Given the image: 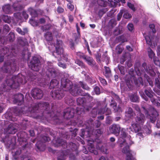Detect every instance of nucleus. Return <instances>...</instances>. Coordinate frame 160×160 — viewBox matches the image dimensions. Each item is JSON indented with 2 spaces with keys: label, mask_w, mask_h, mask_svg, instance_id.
Masks as SVG:
<instances>
[{
  "label": "nucleus",
  "mask_w": 160,
  "mask_h": 160,
  "mask_svg": "<svg viewBox=\"0 0 160 160\" xmlns=\"http://www.w3.org/2000/svg\"><path fill=\"white\" fill-rule=\"evenodd\" d=\"M94 90L96 94L99 95L100 94V90L98 87L97 86L95 87L94 88Z\"/></svg>",
  "instance_id": "3c124183"
},
{
  "label": "nucleus",
  "mask_w": 160,
  "mask_h": 160,
  "mask_svg": "<svg viewBox=\"0 0 160 160\" xmlns=\"http://www.w3.org/2000/svg\"><path fill=\"white\" fill-rule=\"evenodd\" d=\"M145 121L144 115L139 112L137 114L135 118V122L132 124V131L136 133L140 131L141 129V125H142Z\"/></svg>",
  "instance_id": "39448f33"
},
{
  "label": "nucleus",
  "mask_w": 160,
  "mask_h": 160,
  "mask_svg": "<svg viewBox=\"0 0 160 160\" xmlns=\"http://www.w3.org/2000/svg\"><path fill=\"white\" fill-rule=\"evenodd\" d=\"M55 144L57 146L62 145L63 147L64 148H68V147L72 148V146H71V145L73 146L75 145L74 143L71 142L70 143V145L69 146V145H67V143L64 140H63L60 138H57V140L56 141V142Z\"/></svg>",
  "instance_id": "dca6fc26"
},
{
  "label": "nucleus",
  "mask_w": 160,
  "mask_h": 160,
  "mask_svg": "<svg viewBox=\"0 0 160 160\" xmlns=\"http://www.w3.org/2000/svg\"><path fill=\"white\" fill-rule=\"evenodd\" d=\"M128 28L129 30L132 31L133 28V25L131 23L128 24Z\"/></svg>",
  "instance_id": "052dcab7"
},
{
  "label": "nucleus",
  "mask_w": 160,
  "mask_h": 160,
  "mask_svg": "<svg viewBox=\"0 0 160 160\" xmlns=\"http://www.w3.org/2000/svg\"><path fill=\"white\" fill-rule=\"evenodd\" d=\"M3 29L6 32H8L10 30V28L8 25L6 24L3 27Z\"/></svg>",
  "instance_id": "680f3d73"
},
{
  "label": "nucleus",
  "mask_w": 160,
  "mask_h": 160,
  "mask_svg": "<svg viewBox=\"0 0 160 160\" xmlns=\"http://www.w3.org/2000/svg\"><path fill=\"white\" fill-rule=\"evenodd\" d=\"M24 96L21 93H19L15 96L13 102L18 105H21L23 102Z\"/></svg>",
  "instance_id": "a211bd4d"
},
{
  "label": "nucleus",
  "mask_w": 160,
  "mask_h": 160,
  "mask_svg": "<svg viewBox=\"0 0 160 160\" xmlns=\"http://www.w3.org/2000/svg\"><path fill=\"white\" fill-rule=\"evenodd\" d=\"M58 81L56 79H53L51 81L50 84V89L54 88L59 84Z\"/></svg>",
  "instance_id": "c85d7f7f"
},
{
  "label": "nucleus",
  "mask_w": 160,
  "mask_h": 160,
  "mask_svg": "<svg viewBox=\"0 0 160 160\" xmlns=\"http://www.w3.org/2000/svg\"><path fill=\"white\" fill-rule=\"evenodd\" d=\"M83 109L82 108L78 107L77 108L76 111L78 115H80L83 112Z\"/></svg>",
  "instance_id": "49530a36"
},
{
  "label": "nucleus",
  "mask_w": 160,
  "mask_h": 160,
  "mask_svg": "<svg viewBox=\"0 0 160 160\" xmlns=\"http://www.w3.org/2000/svg\"><path fill=\"white\" fill-rule=\"evenodd\" d=\"M58 64L59 67H62L63 68H66V65L63 63L61 62H59L58 63Z\"/></svg>",
  "instance_id": "e2e57ef3"
},
{
  "label": "nucleus",
  "mask_w": 160,
  "mask_h": 160,
  "mask_svg": "<svg viewBox=\"0 0 160 160\" xmlns=\"http://www.w3.org/2000/svg\"><path fill=\"white\" fill-rule=\"evenodd\" d=\"M114 98H115V99L118 101L119 103H121V101L120 100V99L119 98V97L117 95L114 94L113 96Z\"/></svg>",
  "instance_id": "5fc2aeb1"
},
{
  "label": "nucleus",
  "mask_w": 160,
  "mask_h": 160,
  "mask_svg": "<svg viewBox=\"0 0 160 160\" xmlns=\"http://www.w3.org/2000/svg\"><path fill=\"white\" fill-rule=\"evenodd\" d=\"M2 53H3V55H5L6 54H7L6 56H7L8 57V58H9V57H11V54L9 52V49L8 48H4L2 50Z\"/></svg>",
  "instance_id": "2f4dec72"
},
{
  "label": "nucleus",
  "mask_w": 160,
  "mask_h": 160,
  "mask_svg": "<svg viewBox=\"0 0 160 160\" xmlns=\"http://www.w3.org/2000/svg\"><path fill=\"white\" fill-rule=\"evenodd\" d=\"M135 72L132 69H131L129 72V74H130L131 77V80L132 82H133H133L136 85H143V82L142 78L141 77H139L137 79L134 76Z\"/></svg>",
  "instance_id": "f8f14e48"
},
{
  "label": "nucleus",
  "mask_w": 160,
  "mask_h": 160,
  "mask_svg": "<svg viewBox=\"0 0 160 160\" xmlns=\"http://www.w3.org/2000/svg\"><path fill=\"white\" fill-rule=\"evenodd\" d=\"M129 97L130 100L132 102H137L138 101V96L136 93L131 95Z\"/></svg>",
  "instance_id": "c756f323"
},
{
  "label": "nucleus",
  "mask_w": 160,
  "mask_h": 160,
  "mask_svg": "<svg viewBox=\"0 0 160 160\" xmlns=\"http://www.w3.org/2000/svg\"><path fill=\"white\" fill-rule=\"evenodd\" d=\"M45 37L47 41H50L52 40V35L50 32H47L45 35Z\"/></svg>",
  "instance_id": "72a5a7b5"
},
{
  "label": "nucleus",
  "mask_w": 160,
  "mask_h": 160,
  "mask_svg": "<svg viewBox=\"0 0 160 160\" xmlns=\"http://www.w3.org/2000/svg\"><path fill=\"white\" fill-rule=\"evenodd\" d=\"M15 38V36L14 33L12 32H10L8 36V40L10 42L13 41Z\"/></svg>",
  "instance_id": "4c0bfd02"
},
{
  "label": "nucleus",
  "mask_w": 160,
  "mask_h": 160,
  "mask_svg": "<svg viewBox=\"0 0 160 160\" xmlns=\"http://www.w3.org/2000/svg\"><path fill=\"white\" fill-rule=\"evenodd\" d=\"M79 84L82 88L86 90H89L90 88L88 85L83 82H80Z\"/></svg>",
  "instance_id": "58836bf2"
},
{
  "label": "nucleus",
  "mask_w": 160,
  "mask_h": 160,
  "mask_svg": "<svg viewBox=\"0 0 160 160\" xmlns=\"http://www.w3.org/2000/svg\"><path fill=\"white\" fill-rule=\"evenodd\" d=\"M131 15L128 12H125L123 15V17L126 19L131 18Z\"/></svg>",
  "instance_id": "864d4df0"
},
{
  "label": "nucleus",
  "mask_w": 160,
  "mask_h": 160,
  "mask_svg": "<svg viewBox=\"0 0 160 160\" xmlns=\"http://www.w3.org/2000/svg\"><path fill=\"white\" fill-rule=\"evenodd\" d=\"M102 58L103 61H105L107 64H108L109 62V58L108 57L107 53H105L102 56Z\"/></svg>",
  "instance_id": "ea45409f"
},
{
  "label": "nucleus",
  "mask_w": 160,
  "mask_h": 160,
  "mask_svg": "<svg viewBox=\"0 0 160 160\" xmlns=\"http://www.w3.org/2000/svg\"><path fill=\"white\" fill-rule=\"evenodd\" d=\"M147 52L149 58L151 59L153 58L154 63L157 65H160V62L159 61H157L155 60L154 57L155 54L153 51L150 48H148L147 49Z\"/></svg>",
  "instance_id": "412c9836"
},
{
  "label": "nucleus",
  "mask_w": 160,
  "mask_h": 160,
  "mask_svg": "<svg viewBox=\"0 0 160 160\" xmlns=\"http://www.w3.org/2000/svg\"><path fill=\"white\" fill-rule=\"evenodd\" d=\"M57 11L58 13H62L64 11V9L61 7H58L57 9Z\"/></svg>",
  "instance_id": "338daca9"
},
{
  "label": "nucleus",
  "mask_w": 160,
  "mask_h": 160,
  "mask_svg": "<svg viewBox=\"0 0 160 160\" xmlns=\"http://www.w3.org/2000/svg\"><path fill=\"white\" fill-rule=\"evenodd\" d=\"M8 141H7L6 139L5 140L4 142L7 147L11 149H13L15 145V139L14 138L12 139L9 138Z\"/></svg>",
  "instance_id": "aec40b11"
},
{
  "label": "nucleus",
  "mask_w": 160,
  "mask_h": 160,
  "mask_svg": "<svg viewBox=\"0 0 160 160\" xmlns=\"http://www.w3.org/2000/svg\"><path fill=\"white\" fill-rule=\"evenodd\" d=\"M75 110L72 108H68L65 109L63 112V117L64 118L69 119L72 118L75 114Z\"/></svg>",
  "instance_id": "2eb2a0df"
},
{
  "label": "nucleus",
  "mask_w": 160,
  "mask_h": 160,
  "mask_svg": "<svg viewBox=\"0 0 160 160\" xmlns=\"http://www.w3.org/2000/svg\"><path fill=\"white\" fill-rule=\"evenodd\" d=\"M77 104L79 105H82V107H84L85 109L87 110H89V107L86 108L85 107V105L86 103V99L85 97H79L77 99Z\"/></svg>",
  "instance_id": "4be33fe9"
},
{
  "label": "nucleus",
  "mask_w": 160,
  "mask_h": 160,
  "mask_svg": "<svg viewBox=\"0 0 160 160\" xmlns=\"http://www.w3.org/2000/svg\"><path fill=\"white\" fill-rule=\"evenodd\" d=\"M99 113L100 114L105 113L106 115L110 114L111 113V110L108 108H104L99 110Z\"/></svg>",
  "instance_id": "cd10ccee"
},
{
  "label": "nucleus",
  "mask_w": 160,
  "mask_h": 160,
  "mask_svg": "<svg viewBox=\"0 0 160 160\" xmlns=\"http://www.w3.org/2000/svg\"><path fill=\"white\" fill-rule=\"evenodd\" d=\"M27 82L25 77L22 74H19L18 76L12 77L11 79H7L6 83L8 86L11 88H16L18 87L20 83L24 84Z\"/></svg>",
  "instance_id": "7ed1b4c3"
},
{
  "label": "nucleus",
  "mask_w": 160,
  "mask_h": 160,
  "mask_svg": "<svg viewBox=\"0 0 160 160\" xmlns=\"http://www.w3.org/2000/svg\"><path fill=\"white\" fill-rule=\"evenodd\" d=\"M68 8L71 11H72L74 9V6L71 3H69L67 5Z\"/></svg>",
  "instance_id": "bf43d9fd"
},
{
  "label": "nucleus",
  "mask_w": 160,
  "mask_h": 160,
  "mask_svg": "<svg viewBox=\"0 0 160 160\" xmlns=\"http://www.w3.org/2000/svg\"><path fill=\"white\" fill-rule=\"evenodd\" d=\"M116 52L120 54L122 52L123 50V48L121 46V45H119L116 47Z\"/></svg>",
  "instance_id": "a19ab883"
},
{
  "label": "nucleus",
  "mask_w": 160,
  "mask_h": 160,
  "mask_svg": "<svg viewBox=\"0 0 160 160\" xmlns=\"http://www.w3.org/2000/svg\"><path fill=\"white\" fill-rule=\"evenodd\" d=\"M126 114L128 117L131 118L134 114V113L133 112L132 108L130 107H129L128 108V110L126 112Z\"/></svg>",
  "instance_id": "f704fd0d"
},
{
  "label": "nucleus",
  "mask_w": 160,
  "mask_h": 160,
  "mask_svg": "<svg viewBox=\"0 0 160 160\" xmlns=\"http://www.w3.org/2000/svg\"><path fill=\"white\" fill-rule=\"evenodd\" d=\"M121 137L119 139V141L121 140V138H125L127 136V134L126 132H125V130H124L123 129H122L121 130Z\"/></svg>",
  "instance_id": "37998d69"
},
{
  "label": "nucleus",
  "mask_w": 160,
  "mask_h": 160,
  "mask_svg": "<svg viewBox=\"0 0 160 160\" xmlns=\"http://www.w3.org/2000/svg\"><path fill=\"white\" fill-rule=\"evenodd\" d=\"M128 6L132 9L133 11H135V9L134 7V5L131 4V3L128 2Z\"/></svg>",
  "instance_id": "603ef678"
},
{
  "label": "nucleus",
  "mask_w": 160,
  "mask_h": 160,
  "mask_svg": "<svg viewBox=\"0 0 160 160\" xmlns=\"http://www.w3.org/2000/svg\"><path fill=\"white\" fill-rule=\"evenodd\" d=\"M28 12L32 17H35L38 16V14L36 11L32 8H30L28 9Z\"/></svg>",
  "instance_id": "c9c22d12"
},
{
  "label": "nucleus",
  "mask_w": 160,
  "mask_h": 160,
  "mask_svg": "<svg viewBox=\"0 0 160 160\" xmlns=\"http://www.w3.org/2000/svg\"><path fill=\"white\" fill-rule=\"evenodd\" d=\"M14 17L16 21L18 22L19 20H21L22 17L21 15V14L19 12H18L14 13Z\"/></svg>",
  "instance_id": "e433bc0d"
},
{
  "label": "nucleus",
  "mask_w": 160,
  "mask_h": 160,
  "mask_svg": "<svg viewBox=\"0 0 160 160\" xmlns=\"http://www.w3.org/2000/svg\"><path fill=\"white\" fill-rule=\"evenodd\" d=\"M149 28L152 30V32L154 33L156 32V30L155 28V25L153 24H150L149 26Z\"/></svg>",
  "instance_id": "13d9d810"
},
{
  "label": "nucleus",
  "mask_w": 160,
  "mask_h": 160,
  "mask_svg": "<svg viewBox=\"0 0 160 160\" xmlns=\"http://www.w3.org/2000/svg\"><path fill=\"white\" fill-rule=\"evenodd\" d=\"M75 63L77 64H78L79 66H81L82 68H85V66L83 63L79 60H76L75 61Z\"/></svg>",
  "instance_id": "09e8293b"
},
{
  "label": "nucleus",
  "mask_w": 160,
  "mask_h": 160,
  "mask_svg": "<svg viewBox=\"0 0 160 160\" xmlns=\"http://www.w3.org/2000/svg\"><path fill=\"white\" fill-rule=\"evenodd\" d=\"M118 68L121 74L123 75L125 74V72L124 67L122 66H118Z\"/></svg>",
  "instance_id": "c03bdc74"
},
{
  "label": "nucleus",
  "mask_w": 160,
  "mask_h": 160,
  "mask_svg": "<svg viewBox=\"0 0 160 160\" xmlns=\"http://www.w3.org/2000/svg\"><path fill=\"white\" fill-rule=\"evenodd\" d=\"M98 78L100 82L103 86L106 85L107 84V82L104 79L100 77H99Z\"/></svg>",
  "instance_id": "de8ad7c7"
},
{
  "label": "nucleus",
  "mask_w": 160,
  "mask_h": 160,
  "mask_svg": "<svg viewBox=\"0 0 160 160\" xmlns=\"http://www.w3.org/2000/svg\"><path fill=\"white\" fill-rule=\"evenodd\" d=\"M17 129L13 123L10 124L6 129V132L9 134H14L17 132Z\"/></svg>",
  "instance_id": "5701e85b"
},
{
  "label": "nucleus",
  "mask_w": 160,
  "mask_h": 160,
  "mask_svg": "<svg viewBox=\"0 0 160 160\" xmlns=\"http://www.w3.org/2000/svg\"><path fill=\"white\" fill-rule=\"evenodd\" d=\"M38 141L36 145L38 150L43 151L45 150V146L43 142H48L50 140V138L46 136L41 135L39 137H38L36 139Z\"/></svg>",
  "instance_id": "6e6552de"
},
{
  "label": "nucleus",
  "mask_w": 160,
  "mask_h": 160,
  "mask_svg": "<svg viewBox=\"0 0 160 160\" xmlns=\"http://www.w3.org/2000/svg\"><path fill=\"white\" fill-rule=\"evenodd\" d=\"M63 78L61 80V86L63 89L58 88L52 91L51 95L52 98L55 99H61L64 96V91H69L73 96H76L78 95L84 96L85 94L82 90L78 88V85H73L72 82L68 79V75L65 74L64 75Z\"/></svg>",
  "instance_id": "f257e3e1"
},
{
  "label": "nucleus",
  "mask_w": 160,
  "mask_h": 160,
  "mask_svg": "<svg viewBox=\"0 0 160 160\" xmlns=\"http://www.w3.org/2000/svg\"><path fill=\"white\" fill-rule=\"evenodd\" d=\"M16 66L15 60L13 58L5 62L1 69L5 72H12L16 70Z\"/></svg>",
  "instance_id": "0eeeda50"
},
{
  "label": "nucleus",
  "mask_w": 160,
  "mask_h": 160,
  "mask_svg": "<svg viewBox=\"0 0 160 160\" xmlns=\"http://www.w3.org/2000/svg\"><path fill=\"white\" fill-rule=\"evenodd\" d=\"M16 30L19 33L22 35H24V32H23V31L20 28H18L16 29Z\"/></svg>",
  "instance_id": "4d7b16f0"
},
{
  "label": "nucleus",
  "mask_w": 160,
  "mask_h": 160,
  "mask_svg": "<svg viewBox=\"0 0 160 160\" xmlns=\"http://www.w3.org/2000/svg\"><path fill=\"white\" fill-rule=\"evenodd\" d=\"M122 11H121L118 14V17H117V19L118 21H119L120 19H121V18L122 17Z\"/></svg>",
  "instance_id": "774afa93"
},
{
  "label": "nucleus",
  "mask_w": 160,
  "mask_h": 160,
  "mask_svg": "<svg viewBox=\"0 0 160 160\" xmlns=\"http://www.w3.org/2000/svg\"><path fill=\"white\" fill-rule=\"evenodd\" d=\"M136 73L138 76L142 74L145 75L146 73L149 74L151 76H154L155 73L153 71V65L148 64L147 65L145 63L142 64V66L139 68H135Z\"/></svg>",
  "instance_id": "20e7f679"
},
{
  "label": "nucleus",
  "mask_w": 160,
  "mask_h": 160,
  "mask_svg": "<svg viewBox=\"0 0 160 160\" xmlns=\"http://www.w3.org/2000/svg\"><path fill=\"white\" fill-rule=\"evenodd\" d=\"M62 42L60 40H57L56 45L54 44L55 47L57 56H55L58 58V61L63 60L66 61H68V55L63 52L62 48Z\"/></svg>",
  "instance_id": "423d86ee"
},
{
  "label": "nucleus",
  "mask_w": 160,
  "mask_h": 160,
  "mask_svg": "<svg viewBox=\"0 0 160 160\" xmlns=\"http://www.w3.org/2000/svg\"><path fill=\"white\" fill-rule=\"evenodd\" d=\"M139 93L141 96L142 98L145 101H147L148 100V98L145 95L143 92L142 91H139Z\"/></svg>",
  "instance_id": "a18cd8bd"
},
{
  "label": "nucleus",
  "mask_w": 160,
  "mask_h": 160,
  "mask_svg": "<svg viewBox=\"0 0 160 160\" xmlns=\"http://www.w3.org/2000/svg\"><path fill=\"white\" fill-rule=\"evenodd\" d=\"M145 94L150 99L151 101L153 104L156 103L155 99L153 97V92L151 88L145 89L144 90Z\"/></svg>",
  "instance_id": "6ab92c4d"
},
{
  "label": "nucleus",
  "mask_w": 160,
  "mask_h": 160,
  "mask_svg": "<svg viewBox=\"0 0 160 160\" xmlns=\"http://www.w3.org/2000/svg\"><path fill=\"white\" fill-rule=\"evenodd\" d=\"M49 108V105L48 102H42L38 104H33L32 107L28 108L25 107L21 108V109H17L15 110L14 113L17 116H19L22 113L26 114L29 112L32 113L37 112L39 109L47 111Z\"/></svg>",
  "instance_id": "f03ea898"
},
{
  "label": "nucleus",
  "mask_w": 160,
  "mask_h": 160,
  "mask_svg": "<svg viewBox=\"0 0 160 160\" xmlns=\"http://www.w3.org/2000/svg\"><path fill=\"white\" fill-rule=\"evenodd\" d=\"M95 124L96 127H99L101 124V122L98 120H97L95 122Z\"/></svg>",
  "instance_id": "69168bd1"
},
{
  "label": "nucleus",
  "mask_w": 160,
  "mask_h": 160,
  "mask_svg": "<svg viewBox=\"0 0 160 160\" xmlns=\"http://www.w3.org/2000/svg\"><path fill=\"white\" fill-rule=\"evenodd\" d=\"M31 94L32 97L36 99H41L43 96L42 91L38 88L32 89L31 91Z\"/></svg>",
  "instance_id": "ddd939ff"
},
{
  "label": "nucleus",
  "mask_w": 160,
  "mask_h": 160,
  "mask_svg": "<svg viewBox=\"0 0 160 160\" xmlns=\"http://www.w3.org/2000/svg\"><path fill=\"white\" fill-rule=\"evenodd\" d=\"M104 71L103 72V74L107 78L110 77L111 75V71L108 67L105 66L104 67Z\"/></svg>",
  "instance_id": "a878e982"
},
{
  "label": "nucleus",
  "mask_w": 160,
  "mask_h": 160,
  "mask_svg": "<svg viewBox=\"0 0 160 160\" xmlns=\"http://www.w3.org/2000/svg\"><path fill=\"white\" fill-rule=\"evenodd\" d=\"M67 154H68L67 153H65L64 151L61 152L60 155L58 156V160H65Z\"/></svg>",
  "instance_id": "473e14b6"
},
{
  "label": "nucleus",
  "mask_w": 160,
  "mask_h": 160,
  "mask_svg": "<svg viewBox=\"0 0 160 160\" xmlns=\"http://www.w3.org/2000/svg\"><path fill=\"white\" fill-rule=\"evenodd\" d=\"M22 15L24 18L26 19H27L28 17V15L26 13V12L25 11H23L22 12Z\"/></svg>",
  "instance_id": "0e129e2a"
},
{
  "label": "nucleus",
  "mask_w": 160,
  "mask_h": 160,
  "mask_svg": "<svg viewBox=\"0 0 160 160\" xmlns=\"http://www.w3.org/2000/svg\"><path fill=\"white\" fill-rule=\"evenodd\" d=\"M83 59L90 66H94L95 64V61L92 57L87 56H83Z\"/></svg>",
  "instance_id": "b1692460"
},
{
  "label": "nucleus",
  "mask_w": 160,
  "mask_h": 160,
  "mask_svg": "<svg viewBox=\"0 0 160 160\" xmlns=\"http://www.w3.org/2000/svg\"><path fill=\"white\" fill-rule=\"evenodd\" d=\"M30 23L33 26H37L38 25V23L32 19H30L29 21Z\"/></svg>",
  "instance_id": "8fccbe9b"
},
{
  "label": "nucleus",
  "mask_w": 160,
  "mask_h": 160,
  "mask_svg": "<svg viewBox=\"0 0 160 160\" xmlns=\"http://www.w3.org/2000/svg\"><path fill=\"white\" fill-rule=\"evenodd\" d=\"M144 112L147 115V117L150 119V121L152 123H154L156 119V117L158 116V113L157 111L153 109L152 113L151 115H149V112L150 110H147L144 106L142 107Z\"/></svg>",
  "instance_id": "9b49d317"
},
{
  "label": "nucleus",
  "mask_w": 160,
  "mask_h": 160,
  "mask_svg": "<svg viewBox=\"0 0 160 160\" xmlns=\"http://www.w3.org/2000/svg\"><path fill=\"white\" fill-rule=\"evenodd\" d=\"M28 66L31 69L35 71H38L41 68L40 62L38 58L36 57L32 58Z\"/></svg>",
  "instance_id": "9d476101"
},
{
  "label": "nucleus",
  "mask_w": 160,
  "mask_h": 160,
  "mask_svg": "<svg viewBox=\"0 0 160 160\" xmlns=\"http://www.w3.org/2000/svg\"><path fill=\"white\" fill-rule=\"evenodd\" d=\"M126 140H124L122 143H121L120 144V146L122 147L124 146L123 148L122 152L123 153L127 154L126 159L127 160H136L132 156L130 151L129 150V147L128 142H126Z\"/></svg>",
  "instance_id": "1a4fd4ad"
},
{
  "label": "nucleus",
  "mask_w": 160,
  "mask_h": 160,
  "mask_svg": "<svg viewBox=\"0 0 160 160\" xmlns=\"http://www.w3.org/2000/svg\"><path fill=\"white\" fill-rule=\"evenodd\" d=\"M3 19L4 22L8 23H9L11 22L10 18L7 15L3 16Z\"/></svg>",
  "instance_id": "79ce46f5"
},
{
  "label": "nucleus",
  "mask_w": 160,
  "mask_h": 160,
  "mask_svg": "<svg viewBox=\"0 0 160 160\" xmlns=\"http://www.w3.org/2000/svg\"><path fill=\"white\" fill-rule=\"evenodd\" d=\"M120 127L118 124H113L109 127V130L111 132L118 136L120 132Z\"/></svg>",
  "instance_id": "f3484780"
},
{
  "label": "nucleus",
  "mask_w": 160,
  "mask_h": 160,
  "mask_svg": "<svg viewBox=\"0 0 160 160\" xmlns=\"http://www.w3.org/2000/svg\"><path fill=\"white\" fill-rule=\"evenodd\" d=\"M145 39L146 40L147 43L152 48H153V46H155V43L153 40V38L152 37H150L148 36H145Z\"/></svg>",
  "instance_id": "393cba45"
},
{
  "label": "nucleus",
  "mask_w": 160,
  "mask_h": 160,
  "mask_svg": "<svg viewBox=\"0 0 160 160\" xmlns=\"http://www.w3.org/2000/svg\"><path fill=\"white\" fill-rule=\"evenodd\" d=\"M11 7L9 4L5 5L2 7L3 12L6 14L11 13Z\"/></svg>",
  "instance_id": "bb28decb"
},
{
  "label": "nucleus",
  "mask_w": 160,
  "mask_h": 160,
  "mask_svg": "<svg viewBox=\"0 0 160 160\" xmlns=\"http://www.w3.org/2000/svg\"><path fill=\"white\" fill-rule=\"evenodd\" d=\"M110 106L113 108L115 112H121L122 111L121 108L118 107L117 108V103L115 102H113L110 103Z\"/></svg>",
  "instance_id": "7c9ffc66"
},
{
  "label": "nucleus",
  "mask_w": 160,
  "mask_h": 160,
  "mask_svg": "<svg viewBox=\"0 0 160 160\" xmlns=\"http://www.w3.org/2000/svg\"><path fill=\"white\" fill-rule=\"evenodd\" d=\"M48 66L47 68L46 73L49 77H55L57 74V72L55 69L53 68L52 63L49 62L48 64Z\"/></svg>",
  "instance_id": "4468645a"
},
{
  "label": "nucleus",
  "mask_w": 160,
  "mask_h": 160,
  "mask_svg": "<svg viewBox=\"0 0 160 160\" xmlns=\"http://www.w3.org/2000/svg\"><path fill=\"white\" fill-rule=\"evenodd\" d=\"M133 107L138 112V113L141 112L139 107L138 105L136 104H134L133 106Z\"/></svg>",
  "instance_id": "6e6d98bb"
}]
</instances>
